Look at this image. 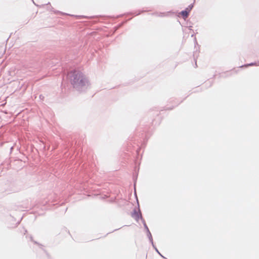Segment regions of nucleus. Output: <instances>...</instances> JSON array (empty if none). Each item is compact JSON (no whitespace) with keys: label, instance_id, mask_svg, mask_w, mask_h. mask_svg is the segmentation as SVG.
I'll use <instances>...</instances> for the list:
<instances>
[{"label":"nucleus","instance_id":"obj_1","mask_svg":"<svg viewBox=\"0 0 259 259\" xmlns=\"http://www.w3.org/2000/svg\"><path fill=\"white\" fill-rule=\"evenodd\" d=\"M73 83L74 85L77 87H82L88 84V80L84 76L79 75L74 78Z\"/></svg>","mask_w":259,"mask_h":259},{"label":"nucleus","instance_id":"obj_2","mask_svg":"<svg viewBox=\"0 0 259 259\" xmlns=\"http://www.w3.org/2000/svg\"><path fill=\"white\" fill-rule=\"evenodd\" d=\"M181 14L184 17H187L188 12L187 11H183L181 12Z\"/></svg>","mask_w":259,"mask_h":259}]
</instances>
